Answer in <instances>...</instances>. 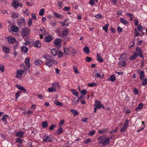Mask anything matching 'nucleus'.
Instances as JSON below:
<instances>
[{
	"label": "nucleus",
	"mask_w": 147,
	"mask_h": 147,
	"mask_svg": "<svg viewBox=\"0 0 147 147\" xmlns=\"http://www.w3.org/2000/svg\"><path fill=\"white\" fill-rule=\"evenodd\" d=\"M40 34H41L40 38H41L45 33V30L44 27H42L40 29Z\"/></svg>",
	"instance_id": "nucleus-13"
},
{
	"label": "nucleus",
	"mask_w": 147,
	"mask_h": 147,
	"mask_svg": "<svg viewBox=\"0 0 147 147\" xmlns=\"http://www.w3.org/2000/svg\"><path fill=\"white\" fill-rule=\"evenodd\" d=\"M55 45L56 46L60 47L61 42V39L60 38H58L55 40L54 41Z\"/></svg>",
	"instance_id": "nucleus-12"
},
{
	"label": "nucleus",
	"mask_w": 147,
	"mask_h": 147,
	"mask_svg": "<svg viewBox=\"0 0 147 147\" xmlns=\"http://www.w3.org/2000/svg\"><path fill=\"white\" fill-rule=\"evenodd\" d=\"M3 50L5 53H8L9 52V49L7 47H4L3 48Z\"/></svg>",
	"instance_id": "nucleus-34"
},
{
	"label": "nucleus",
	"mask_w": 147,
	"mask_h": 147,
	"mask_svg": "<svg viewBox=\"0 0 147 147\" xmlns=\"http://www.w3.org/2000/svg\"><path fill=\"white\" fill-rule=\"evenodd\" d=\"M127 127L123 125L122 128L120 129V131L122 132H124L125 131Z\"/></svg>",
	"instance_id": "nucleus-53"
},
{
	"label": "nucleus",
	"mask_w": 147,
	"mask_h": 147,
	"mask_svg": "<svg viewBox=\"0 0 147 147\" xmlns=\"http://www.w3.org/2000/svg\"><path fill=\"white\" fill-rule=\"evenodd\" d=\"M135 36H138L139 35V31L137 30L136 29H135Z\"/></svg>",
	"instance_id": "nucleus-61"
},
{
	"label": "nucleus",
	"mask_w": 147,
	"mask_h": 147,
	"mask_svg": "<svg viewBox=\"0 0 147 147\" xmlns=\"http://www.w3.org/2000/svg\"><path fill=\"white\" fill-rule=\"evenodd\" d=\"M24 134V132L22 131H19L17 132L16 134V136L17 137H19L20 138H22Z\"/></svg>",
	"instance_id": "nucleus-15"
},
{
	"label": "nucleus",
	"mask_w": 147,
	"mask_h": 147,
	"mask_svg": "<svg viewBox=\"0 0 147 147\" xmlns=\"http://www.w3.org/2000/svg\"><path fill=\"white\" fill-rule=\"evenodd\" d=\"M134 55H132L130 58V60H133L135 59L137 57L138 55L137 54V52L135 51L134 52Z\"/></svg>",
	"instance_id": "nucleus-22"
},
{
	"label": "nucleus",
	"mask_w": 147,
	"mask_h": 147,
	"mask_svg": "<svg viewBox=\"0 0 147 147\" xmlns=\"http://www.w3.org/2000/svg\"><path fill=\"white\" fill-rule=\"evenodd\" d=\"M91 141V140L89 138H88L86 139L85 141L84 142V143L85 144H87L90 143Z\"/></svg>",
	"instance_id": "nucleus-59"
},
{
	"label": "nucleus",
	"mask_w": 147,
	"mask_h": 147,
	"mask_svg": "<svg viewBox=\"0 0 147 147\" xmlns=\"http://www.w3.org/2000/svg\"><path fill=\"white\" fill-rule=\"evenodd\" d=\"M48 90L50 92H53L54 91L55 92L56 91V89L55 88H54L53 87H51L49 88L48 89Z\"/></svg>",
	"instance_id": "nucleus-42"
},
{
	"label": "nucleus",
	"mask_w": 147,
	"mask_h": 147,
	"mask_svg": "<svg viewBox=\"0 0 147 147\" xmlns=\"http://www.w3.org/2000/svg\"><path fill=\"white\" fill-rule=\"evenodd\" d=\"M62 2L60 1H58L57 3V5L59 7V8H61L62 7Z\"/></svg>",
	"instance_id": "nucleus-63"
},
{
	"label": "nucleus",
	"mask_w": 147,
	"mask_h": 147,
	"mask_svg": "<svg viewBox=\"0 0 147 147\" xmlns=\"http://www.w3.org/2000/svg\"><path fill=\"white\" fill-rule=\"evenodd\" d=\"M48 126V123L46 121H43L42 123V126L43 128L47 127Z\"/></svg>",
	"instance_id": "nucleus-28"
},
{
	"label": "nucleus",
	"mask_w": 147,
	"mask_h": 147,
	"mask_svg": "<svg viewBox=\"0 0 147 147\" xmlns=\"http://www.w3.org/2000/svg\"><path fill=\"white\" fill-rule=\"evenodd\" d=\"M126 14L127 16L129 17L130 18V20L131 21H132L133 20V18L134 17V16L131 13H127Z\"/></svg>",
	"instance_id": "nucleus-43"
},
{
	"label": "nucleus",
	"mask_w": 147,
	"mask_h": 147,
	"mask_svg": "<svg viewBox=\"0 0 147 147\" xmlns=\"http://www.w3.org/2000/svg\"><path fill=\"white\" fill-rule=\"evenodd\" d=\"M24 72V71L23 70H18L17 71L16 77L18 78H20L21 77Z\"/></svg>",
	"instance_id": "nucleus-23"
},
{
	"label": "nucleus",
	"mask_w": 147,
	"mask_h": 147,
	"mask_svg": "<svg viewBox=\"0 0 147 147\" xmlns=\"http://www.w3.org/2000/svg\"><path fill=\"white\" fill-rule=\"evenodd\" d=\"M71 91L74 95L76 96L77 97H78L79 93L76 90H71Z\"/></svg>",
	"instance_id": "nucleus-39"
},
{
	"label": "nucleus",
	"mask_w": 147,
	"mask_h": 147,
	"mask_svg": "<svg viewBox=\"0 0 147 147\" xmlns=\"http://www.w3.org/2000/svg\"><path fill=\"white\" fill-rule=\"evenodd\" d=\"M32 19L30 18L29 19L28 22V25L29 26H30L32 24Z\"/></svg>",
	"instance_id": "nucleus-62"
},
{
	"label": "nucleus",
	"mask_w": 147,
	"mask_h": 147,
	"mask_svg": "<svg viewBox=\"0 0 147 147\" xmlns=\"http://www.w3.org/2000/svg\"><path fill=\"white\" fill-rule=\"evenodd\" d=\"M43 62L40 59H37L35 62V64L39 66L41 65Z\"/></svg>",
	"instance_id": "nucleus-26"
},
{
	"label": "nucleus",
	"mask_w": 147,
	"mask_h": 147,
	"mask_svg": "<svg viewBox=\"0 0 147 147\" xmlns=\"http://www.w3.org/2000/svg\"><path fill=\"white\" fill-rule=\"evenodd\" d=\"M24 19L23 18H20L18 20V26L22 28L25 26V23Z\"/></svg>",
	"instance_id": "nucleus-4"
},
{
	"label": "nucleus",
	"mask_w": 147,
	"mask_h": 147,
	"mask_svg": "<svg viewBox=\"0 0 147 147\" xmlns=\"http://www.w3.org/2000/svg\"><path fill=\"white\" fill-rule=\"evenodd\" d=\"M95 107L97 109H100L102 108V109H104V106L101 103L100 101L96 100H95Z\"/></svg>",
	"instance_id": "nucleus-7"
},
{
	"label": "nucleus",
	"mask_w": 147,
	"mask_h": 147,
	"mask_svg": "<svg viewBox=\"0 0 147 147\" xmlns=\"http://www.w3.org/2000/svg\"><path fill=\"white\" fill-rule=\"evenodd\" d=\"M21 50L22 52L26 53L28 50V48L24 46H22L21 48Z\"/></svg>",
	"instance_id": "nucleus-20"
},
{
	"label": "nucleus",
	"mask_w": 147,
	"mask_h": 147,
	"mask_svg": "<svg viewBox=\"0 0 147 147\" xmlns=\"http://www.w3.org/2000/svg\"><path fill=\"white\" fill-rule=\"evenodd\" d=\"M54 103L56 105L59 106H62L63 105L62 103L58 101L57 100L55 101Z\"/></svg>",
	"instance_id": "nucleus-40"
},
{
	"label": "nucleus",
	"mask_w": 147,
	"mask_h": 147,
	"mask_svg": "<svg viewBox=\"0 0 147 147\" xmlns=\"http://www.w3.org/2000/svg\"><path fill=\"white\" fill-rule=\"evenodd\" d=\"M63 131V130L62 127H60L58 129L56 132V133L57 135H59L61 134Z\"/></svg>",
	"instance_id": "nucleus-38"
},
{
	"label": "nucleus",
	"mask_w": 147,
	"mask_h": 147,
	"mask_svg": "<svg viewBox=\"0 0 147 147\" xmlns=\"http://www.w3.org/2000/svg\"><path fill=\"white\" fill-rule=\"evenodd\" d=\"M128 123L129 120L127 119H126L123 125L127 127L128 126Z\"/></svg>",
	"instance_id": "nucleus-50"
},
{
	"label": "nucleus",
	"mask_w": 147,
	"mask_h": 147,
	"mask_svg": "<svg viewBox=\"0 0 147 147\" xmlns=\"http://www.w3.org/2000/svg\"><path fill=\"white\" fill-rule=\"evenodd\" d=\"M64 54L65 55H68L70 51L69 49L67 47H65L64 48Z\"/></svg>",
	"instance_id": "nucleus-29"
},
{
	"label": "nucleus",
	"mask_w": 147,
	"mask_h": 147,
	"mask_svg": "<svg viewBox=\"0 0 147 147\" xmlns=\"http://www.w3.org/2000/svg\"><path fill=\"white\" fill-rule=\"evenodd\" d=\"M96 57L97 59L98 62L100 63L103 62V59L101 58L100 55L99 53H97Z\"/></svg>",
	"instance_id": "nucleus-18"
},
{
	"label": "nucleus",
	"mask_w": 147,
	"mask_h": 147,
	"mask_svg": "<svg viewBox=\"0 0 147 147\" xmlns=\"http://www.w3.org/2000/svg\"><path fill=\"white\" fill-rule=\"evenodd\" d=\"M118 65L119 66H121V67H125L126 66V63L125 61L120 62L118 63Z\"/></svg>",
	"instance_id": "nucleus-35"
},
{
	"label": "nucleus",
	"mask_w": 147,
	"mask_h": 147,
	"mask_svg": "<svg viewBox=\"0 0 147 147\" xmlns=\"http://www.w3.org/2000/svg\"><path fill=\"white\" fill-rule=\"evenodd\" d=\"M24 13L25 16H27L29 13L28 9H26L25 11H24Z\"/></svg>",
	"instance_id": "nucleus-58"
},
{
	"label": "nucleus",
	"mask_w": 147,
	"mask_h": 147,
	"mask_svg": "<svg viewBox=\"0 0 147 147\" xmlns=\"http://www.w3.org/2000/svg\"><path fill=\"white\" fill-rule=\"evenodd\" d=\"M34 46L39 48L41 46V44L39 40H37L34 42Z\"/></svg>",
	"instance_id": "nucleus-21"
},
{
	"label": "nucleus",
	"mask_w": 147,
	"mask_h": 147,
	"mask_svg": "<svg viewBox=\"0 0 147 147\" xmlns=\"http://www.w3.org/2000/svg\"><path fill=\"white\" fill-rule=\"evenodd\" d=\"M110 139H111L112 137H110L109 138H106L105 140L102 141H99L98 143L101 144L103 146H107L110 143Z\"/></svg>",
	"instance_id": "nucleus-3"
},
{
	"label": "nucleus",
	"mask_w": 147,
	"mask_h": 147,
	"mask_svg": "<svg viewBox=\"0 0 147 147\" xmlns=\"http://www.w3.org/2000/svg\"><path fill=\"white\" fill-rule=\"evenodd\" d=\"M9 117V116L7 115H4L2 117L1 120L5 125H7V123L8 122L7 119Z\"/></svg>",
	"instance_id": "nucleus-10"
},
{
	"label": "nucleus",
	"mask_w": 147,
	"mask_h": 147,
	"mask_svg": "<svg viewBox=\"0 0 147 147\" xmlns=\"http://www.w3.org/2000/svg\"><path fill=\"white\" fill-rule=\"evenodd\" d=\"M71 111L74 116H76L78 114V112L74 109H71Z\"/></svg>",
	"instance_id": "nucleus-44"
},
{
	"label": "nucleus",
	"mask_w": 147,
	"mask_h": 147,
	"mask_svg": "<svg viewBox=\"0 0 147 147\" xmlns=\"http://www.w3.org/2000/svg\"><path fill=\"white\" fill-rule=\"evenodd\" d=\"M109 80L112 82H114L116 80V78L114 75L111 76L109 78Z\"/></svg>",
	"instance_id": "nucleus-37"
},
{
	"label": "nucleus",
	"mask_w": 147,
	"mask_h": 147,
	"mask_svg": "<svg viewBox=\"0 0 147 147\" xmlns=\"http://www.w3.org/2000/svg\"><path fill=\"white\" fill-rule=\"evenodd\" d=\"M15 86L17 88L22 91L25 92L27 91L25 88L23 86H22L20 85L17 84Z\"/></svg>",
	"instance_id": "nucleus-19"
},
{
	"label": "nucleus",
	"mask_w": 147,
	"mask_h": 147,
	"mask_svg": "<svg viewBox=\"0 0 147 147\" xmlns=\"http://www.w3.org/2000/svg\"><path fill=\"white\" fill-rule=\"evenodd\" d=\"M7 40L9 43L10 44L13 43L16 41L15 38L11 36L8 37Z\"/></svg>",
	"instance_id": "nucleus-9"
},
{
	"label": "nucleus",
	"mask_w": 147,
	"mask_h": 147,
	"mask_svg": "<svg viewBox=\"0 0 147 147\" xmlns=\"http://www.w3.org/2000/svg\"><path fill=\"white\" fill-rule=\"evenodd\" d=\"M69 49L71 53H75L76 52V50L72 47H70Z\"/></svg>",
	"instance_id": "nucleus-52"
},
{
	"label": "nucleus",
	"mask_w": 147,
	"mask_h": 147,
	"mask_svg": "<svg viewBox=\"0 0 147 147\" xmlns=\"http://www.w3.org/2000/svg\"><path fill=\"white\" fill-rule=\"evenodd\" d=\"M109 129L108 128H106L103 130H100L99 129L98 130V132L100 134H103L109 131Z\"/></svg>",
	"instance_id": "nucleus-25"
},
{
	"label": "nucleus",
	"mask_w": 147,
	"mask_h": 147,
	"mask_svg": "<svg viewBox=\"0 0 147 147\" xmlns=\"http://www.w3.org/2000/svg\"><path fill=\"white\" fill-rule=\"evenodd\" d=\"M63 53L61 51H60L58 54V57L59 58H61L63 57Z\"/></svg>",
	"instance_id": "nucleus-60"
},
{
	"label": "nucleus",
	"mask_w": 147,
	"mask_h": 147,
	"mask_svg": "<svg viewBox=\"0 0 147 147\" xmlns=\"http://www.w3.org/2000/svg\"><path fill=\"white\" fill-rule=\"evenodd\" d=\"M15 140L16 142L20 143V144L22 143L23 142L22 140L18 137Z\"/></svg>",
	"instance_id": "nucleus-41"
},
{
	"label": "nucleus",
	"mask_w": 147,
	"mask_h": 147,
	"mask_svg": "<svg viewBox=\"0 0 147 147\" xmlns=\"http://www.w3.org/2000/svg\"><path fill=\"white\" fill-rule=\"evenodd\" d=\"M53 138L50 136L45 135L43 140L44 142H52L53 140Z\"/></svg>",
	"instance_id": "nucleus-5"
},
{
	"label": "nucleus",
	"mask_w": 147,
	"mask_h": 147,
	"mask_svg": "<svg viewBox=\"0 0 147 147\" xmlns=\"http://www.w3.org/2000/svg\"><path fill=\"white\" fill-rule=\"evenodd\" d=\"M120 21L121 23L125 25L127 24L128 22L127 20L123 18H121L120 19Z\"/></svg>",
	"instance_id": "nucleus-30"
},
{
	"label": "nucleus",
	"mask_w": 147,
	"mask_h": 147,
	"mask_svg": "<svg viewBox=\"0 0 147 147\" xmlns=\"http://www.w3.org/2000/svg\"><path fill=\"white\" fill-rule=\"evenodd\" d=\"M84 51L86 54H89L90 53V50L89 48L87 47H85L83 49Z\"/></svg>",
	"instance_id": "nucleus-36"
},
{
	"label": "nucleus",
	"mask_w": 147,
	"mask_h": 147,
	"mask_svg": "<svg viewBox=\"0 0 147 147\" xmlns=\"http://www.w3.org/2000/svg\"><path fill=\"white\" fill-rule=\"evenodd\" d=\"M11 17L13 18H17L19 17L18 14L16 13L14 11L11 12Z\"/></svg>",
	"instance_id": "nucleus-17"
},
{
	"label": "nucleus",
	"mask_w": 147,
	"mask_h": 147,
	"mask_svg": "<svg viewBox=\"0 0 147 147\" xmlns=\"http://www.w3.org/2000/svg\"><path fill=\"white\" fill-rule=\"evenodd\" d=\"M51 53L53 56H55L57 54V51L55 49H53L51 51Z\"/></svg>",
	"instance_id": "nucleus-33"
},
{
	"label": "nucleus",
	"mask_w": 147,
	"mask_h": 147,
	"mask_svg": "<svg viewBox=\"0 0 147 147\" xmlns=\"http://www.w3.org/2000/svg\"><path fill=\"white\" fill-rule=\"evenodd\" d=\"M70 7H65L63 9V10L65 11H68L70 10Z\"/></svg>",
	"instance_id": "nucleus-64"
},
{
	"label": "nucleus",
	"mask_w": 147,
	"mask_h": 147,
	"mask_svg": "<svg viewBox=\"0 0 147 147\" xmlns=\"http://www.w3.org/2000/svg\"><path fill=\"white\" fill-rule=\"evenodd\" d=\"M126 53H123L122 54V55L120 56L119 58V60L120 61H124L125 60V58L126 57Z\"/></svg>",
	"instance_id": "nucleus-14"
},
{
	"label": "nucleus",
	"mask_w": 147,
	"mask_h": 147,
	"mask_svg": "<svg viewBox=\"0 0 147 147\" xmlns=\"http://www.w3.org/2000/svg\"><path fill=\"white\" fill-rule=\"evenodd\" d=\"M44 57L48 61H50L51 59L53 58H52L49 55H44Z\"/></svg>",
	"instance_id": "nucleus-31"
},
{
	"label": "nucleus",
	"mask_w": 147,
	"mask_h": 147,
	"mask_svg": "<svg viewBox=\"0 0 147 147\" xmlns=\"http://www.w3.org/2000/svg\"><path fill=\"white\" fill-rule=\"evenodd\" d=\"M79 101V99H78L77 100H76V98L74 97V100H73L72 102L73 105H74L77 104L78 103Z\"/></svg>",
	"instance_id": "nucleus-47"
},
{
	"label": "nucleus",
	"mask_w": 147,
	"mask_h": 147,
	"mask_svg": "<svg viewBox=\"0 0 147 147\" xmlns=\"http://www.w3.org/2000/svg\"><path fill=\"white\" fill-rule=\"evenodd\" d=\"M45 64L48 66L49 67L52 66V64L51 63V62L49 61H48Z\"/></svg>",
	"instance_id": "nucleus-54"
},
{
	"label": "nucleus",
	"mask_w": 147,
	"mask_h": 147,
	"mask_svg": "<svg viewBox=\"0 0 147 147\" xmlns=\"http://www.w3.org/2000/svg\"><path fill=\"white\" fill-rule=\"evenodd\" d=\"M86 61L90 62L92 61V59L91 57L87 56L86 58Z\"/></svg>",
	"instance_id": "nucleus-49"
},
{
	"label": "nucleus",
	"mask_w": 147,
	"mask_h": 147,
	"mask_svg": "<svg viewBox=\"0 0 147 147\" xmlns=\"http://www.w3.org/2000/svg\"><path fill=\"white\" fill-rule=\"evenodd\" d=\"M12 5L15 8L17 9L19 6L22 7V5L20 4L17 0H14L12 2Z\"/></svg>",
	"instance_id": "nucleus-8"
},
{
	"label": "nucleus",
	"mask_w": 147,
	"mask_h": 147,
	"mask_svg": "<svg viewBox=\"0 0 147 147\" xmlns=\"http://www.w3.org/2000/svg\"><path fill=\"white\" fill-rule=\"evenodd\" d=\"M143 29H144L143 28L142 26H141V25L139 24L137 26V30L141 32L142 31V30Z\"/></svg>",
	"instance_id": "nucleus-45"
},
{
	"label": "nucleus",
	"mask_w": 147,
	"mask_h": 147,
	"mask_svg": "<svg viewBox=\"0 0 147 147\" xmlns=\"http://www.w3.org/2000/svg\"><path fill=\"white\" fill-rule=\"evenodd\" d=\"M44 12L45 10L44 9H41L39 12V15L40 16L44 14Z\"/></svg>",
	"instance_id": "nucleus-57"
},
{
	"label": "nucleus",
	"mask_w": 147,
	"mask_h": 147,
	"mask_svg": "<svg viewBox=\"0 0 147 147\" xmlns=\"http://www.w3.org/2000/svg\"><path fill=\"white\" fill-rule=\"evenodd\" d=\"M30 30L27 27L22 28L20 32L21 35L24 38L28 36Z\"/></svg>",
	"instance_id": "nucleus-2"
},
{
	"label": "nucleus",
	"mask_w": 147,
	"mask_h": 147,
	"mask_svg": "<svg viewBox=\"0 0 147 147\" xmlns=\"http://www.w3.org/2000/svg\"><path fill=\"white\" fill-rule=\"evenodd\" d=\"M97 85V84L95 82H93L91 83H88V86L90 87H93L95 86H96Z\"/></svg>",
	"instance_id": "nucleus-51"
},
{
	"label": "nucleus",
	"mask_w": 147,
	"mask_h": 147,
	"mask_svg": "<svg viewBox=\"0 0 147 147\" xmlns=\"http://www.w3.org/2000/svg\"><path fill=\"white\" fill-rule=\"evenodd\" d=\"M135 50L137 53H138L137 55L141 58H143L144 57L142 55L143 51L142 49L138 47H136L135 48Z\"/></svg>",
	"instance_id": "nucleus-6"
},
{
	"label": "nucleus",
	"mask_w": 147,
	"mask_h": 147,
	"mask_svg": "<svg viewBox=\"0 0 147 147\" xmlns=\"http://www.w3.org/2000/svg\"><path fill=\"white\" fill-rule=\"evenodd\" d=\"M137 73L140 76V80L142 81V85L143 86L146 85L147 84V78H144L145 77L144 72L141 69H139L138 70Z\"/></svg>",
	"instance_id": "nucleus-1"
},
{
	"label": "nucleus",
	"mask_w": 147,
	"mask_h": 147,
	"mask_svg": "<svg viewBox=\"0 0 147 147\" xmlns=\"http://www.w3.org/2000/svg\"><path fill=\"white\" fill-rule=\"evenodd\" d=\"M73 69L74 71L76 74H77L79 73V72L78 71V69L77 67L75 66H74L73 67Z\"/></svg>",
	"instance_id": "nucleus-55"
},
{
	"label": "nucleus",
	"mask_w": 147,
	"mask_h": 147,
	"mask_svg": "<svg viewBox=\"0 0 147 147\" xmlns=\"http://www.w3.org/2000/svg\"><path fill=\"white\" fill-rule=\"evenodd\" d=\"M106 137L104 135H103L100 136L99 137L97 138L98 140L100 141H102L105 140Z\"/></svg>",
	"instance_id": "nucleus-32"
},
{
	"label": "nucleus",
	"mask_w": 147,
	"mask_h": 147,
	"mask_svg": "<svg viewBox=\"0 0 147 147\" xmlns=\"http://www.w3.org/2000/svg\"><path fill=\"white\" fill-rule=\"evenodd\" d=\"M11 29L13 32H17L18 30V27L14 26H12L11 27Z\"/></svg>",
	"instance_id": "nucleus-27"
},
{
	"label": "nucleus",
	"mask_w": 147,
	"mask_h": 147,
	"mask_svg": "<svg viewBox=\"0 0 147 147\" xmlns=\"http://www.w3.org/2000/svg\"><path fill=\"white\" fill-rule=\"evenodd\" d=\"M45 40L47 42H49L52 40V39L51 36H47L46 37Z\"/></svg>",
	"instance_id": "nucleus-48"
},
{
	"label": "nucleus",
	"mask_w": 147,
	"mask_h": 147,
	"mask_svg": "<svg viewBox=\"0 0 147 147\" xmlns=\"http://www.w3.org/2000/svg\"><path fill=\"white\" fill-rule=\"evenodd\" d=\"M69 30L67 28L64 29L62 32V36H64L67 35L69 33Z\"/></svg>",
	"instance_id": "nucleus-11"
},
{
	"label": "nucleus",
	"mask_w": 147,
	"mask_h": 147,
	"mask_svg": "<svg viewBox=\"0 0 147 147\" xmlns=\"http://www.w3.org/2000/svg\"><path fill=\"white\" fill-rule=\"evenodd\" d=\"M109 26V25H105V26L103 27L102 29H103L106 32H107V30H108V26Z\"/></svg>",
	"instance_id": "nucleus-56"
},
{
	"label": "nucleus",
	"mask_w": 147,
	"mask_h": 147,
	"mask_svg": "<svg viewBox=\"0 0 147 147\" xmlns=\"http://www.w3.org/2000/svg\"><path fill=\"white\" fill-rule=\"evenodd\" d=\"M54 14L55 16L57 18H62L63 17L62 15H60L58 13H57L55 12H54Z\"/></svg>",
	"instance_id": "nucleus-46"
},
{
	"label": "nucleus",
	"mask_w": 147,
	"mask_h": 147,
	"mask_svg": "<svg viewBox=\"0 0 147 147\" xmlns=\"http://www.w3.org/2000/svg\"><path fill=\"white\" fill-rule=\"evenodd\" d=\"M143 106V104L142 103H140L138 105V107L135 109V111L137 112L140 111L142 108Z\"/></svg>",
	"instance_id": "nucleus-16"
},
{
	"label": "nucleus",
	"mask_w": 147,
	"mask_h": 147,
	"mask_svg": "<svg viewBox=\"0 0 147 147\" xmlns=\"http://www.w3.org/2000/svg\"><path fill=\"white\" fill-rule=\"evenodd\" d=\"M30 61V58H27L26 59L25 61V63L26 65L28 68H29L30 66V64L29 62Z\"/></svg>",
	"instance_id": "nucleus-24"
}]
</instances>
